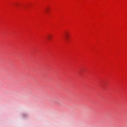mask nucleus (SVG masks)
Returning <instances> with one entry per match:
<instances>
[{
	"instance_id": "3",
	"label": "nucleus",
	"mask_w": 127,
	"mask_h": 127,
	"mask_svg": "<svg viewBox=\"0 0 127 127\" xmlns=\"http://www.w3.org/2000/svg\"><path fill=\"white\" fill-rule=\"evenodd\" d=\"M55 102L57 104H60L59 102H58L57 101H55Z\"/></svg>"
},
{
	"instance_id": "2",
	"label": "nucleus",
	"mask_w": 127,
	"mask_h": 127,
	"mask_svg": "<svg viewBox=\"0 0 127 127\" xmlns=\"http://www.w3.org/2000/svg\"><path fill=\"white\" fill-rule=\"evenodd\" d=\"M51 36H48V39H50L51 38Z\"/></svg>"
},
{
	"instance_id": "1",
	"label": "nucleus",
	"mask_w": 127,
	"mask_h": 127,
	"mask_svg": "<svg viewBox=\"0 0 127 127\" xmlns=\"http://www.w3.org/2000/svg\"><path fill=\"white\" fill-rule=\"evenodd\" d=\"M65 39H68V33H66L65 34Z\"/></svg>"
}]
</instances>
